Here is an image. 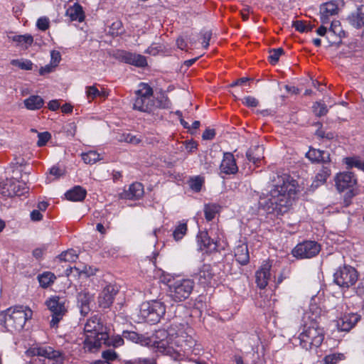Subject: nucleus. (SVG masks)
Segmentation results:
<instances>
[{"label": "nucleus", "mask_w": 364, "mask_h": 364, "mask_svg": "<svg viewBox=\"0 0 364 364\" xmlns=\"http://www.w3.org/2000/svg\"><path fill=\"white\" fill-rule=\"evenodd\" d=\"M333 278L334 282L339 287L349 288L357 282L358 274L355 268L345 265L336 270Z\"/></svg>", "instance_id": "11"}, {"label": "nucleus", "mask_w": 364, "mask_h": 364, "mask_svg": "<svg viewBox=\"0 0 364 364\" xmlns=\"http://www.w3.org/2000/svg\"><path fill=\"white\" fill-rule=\"evenodd\" d=\"M58 258L61 262H75L78 259V254L76 250L70 249L63 252Z\"/></svg>", "instance_id": "35"}, {"label": "nucleus", "mask_w": 364, "mask_h": 364, "mask_svg": "<svg viewBox=\"0 0 364 364\" xmlns=\"http://www.w3.org/2000/svg\"><path fill=\"white\" fill-rule=\"evenodd\" d=\"M194 287V282L191 279H178L168 285V296L176 302L187 299Z\"/></svg>", "instance_id": "7"}, {"label": "nucleus", "mask_w": 364, "mask_h": 364, "mask_svg": "<svg viewBox=\"0 0 364 364\" xmlns=\"http://www.w3.org/2000/svg\"><path fill=\"white\" fill-rule=\"evenodd\" d=\"M114 58L121 62L137 67H144L147 65L146 59L144 56L123 50H117L114 54Z\"/></svg>", "instance_id": "14"}, {"label": "nucleus", "mask_w": 364, "mask_h": 364, "mask_svg": "<svg viewBox=\"0 0 364 364\" xmlns=\"http://www.w3.org/2000/svg\"><path fill=\"white\" fill-rule=\"evenodd\" d=\"M154 107L153 90L146 83L141 82L135 92L133 109L143 112H150Z\"/></svg>", "instance_id": "6"}, {"label": "nucleus", "mask_w": 364, "mask_h": 364, "mask_svg": "<svg viewBox=\"0 0 364 364\" xmlns=\"http://www.w3.org/2000/svg\"><path fill=\"white\" fill-rule=\"evenodd\" d=\"M331 173V171L329 166V163L327 164H323L322 168L316 173L315 176V180L312 183V186L317 188L319 186L326 183L327 178L330 176Z\"/></svg>", "instance_id": "28"}, {"label": "nucleus", "mask_w": 364, "mask_h": 364, "mask_svg": "<svg viewBox=\"0 0 364 364\" xmlns=\"http://www.w3.org/2000/svg\"><path fill=\"white\" fill-rule=\"evenodd\" d=\"M203 183L204 180L203 178L196 176L191 180L190 187L195 192H199L202 188Z\"/></svg>", "instance_id": "43"}, {"label": "nucleus", "mask_w": 364, "mask_h": 364, "mask_svg": "<svg viewBox=\"0 0 364 364\" xmlns=\"http://www.w3.org/2000/svg\"><path fill=\"white\" fill-rule=\"evenodd\" d=\"M50 21L47 17H41L38 19L36 26L41 31H46L49 28Z\"/></svg>", "instance_id": "48"}, {"label": "nucleus", "mask_w": 364, "mask_h": 364, "mask_svg": "<svg viewBox=\"0 0 364 364\" xmlns=\"http://www.w3.org/2000/svg\"><path fill=\"white\" fill-rule=\"evenodd\" d=\"M284 53V50L282 48H274L269 50V60L272 64H276L279 59V57Z\"/></svg>", "instance_id": "42"}, {"label": "nucleus", "mask_w": 364, "mask_h": 364, "mask_svg": "<svg viewBox=\"0 0 364 364\" xmlns=\"http://www.w3.org/2000/svg\"><path fill=\"white\" fill-rule=\"evenodd\" d=\"M61 110L65 114L70 113L73 112V106L70 104H65L62 106Z\"/></svg>", "instance_id": "64"}, {"label": "nucleus", "mask_w": 364, "mask_h": 364, "mask_svg": "<svg viewBox=\"0 0 364 364\" xmlns=\"http://www.w3.org/2000/svg\"><path fill=\"white\" fill-rule=\"evenodd\" d=\"M54 68H55V66L50 63L49 65H45L44 67H41L39 70V73L41 75L50 73L53 71Z\"/></svg>", "instance_id": "54"}, {"label": "nucleus", "mask_w": 364, "mask_h": 364, "mask_svg": "<svg viewBox=\"0 0 364 364\" xmlns=\"http://www.w3.org/2000/svg\"><path fill=\"white\" fill-rule=\"evenodd\" d=\"M50 173L55 177H59L62 174V171L57 166H53L50 169Z\"/></svg>", "instance_id": "63"}, {"label": "nucleus", "mask_w": 364, "mask_h": 364, "mask_svg": "<svg viewBox=\"0 0 364 364\" xmlns=\"http://www.w3.org/2000/svg\"><path fill=\"white\" fill-rule=\"evenodd\" d=\"M43 99L39 95H31L23 101V104L26 109L29 110L40 109L44 105Z\"/></svg>", "instance_id": "31"}, {"label": "nucleus", "mask_w": 364, "mask_h": 364, "mask_svg": "<svg viewBox=\"0 0 364 364\" xmlns=\"http://www.w3.org/2000/svg\"><path fill=\"white\" fill-rule=\"evenodd\" d=\"M335 183L337 190L339 192H343L345 190L354 188L357 183V178L353 173L344 171L336 174Z\"/></svg>", "instance_id": "15"}, {"label": "nucleus", "mask_w": 364, "mask_h": 364, "mask_svg": "<svg viewBox=\"0 0 364 364\" xmlns=\"http://www.w3.org/2000/svg\"><path fill=\"white\" fill-rule=\"evenodd\" d=\"M48 107L49 109L52 111H56L60 107V103L58 100H53L48 102Z\"/></svg>", "instance_id": "59"}, {"label": "nucleus", "mask_w": 364, "mask_h": 364, "mask_svg": "<svg viewBox=\"0 0 364 364\" xmlns=\"http://www.w3.org/2000/svg\"><path fill=\"white\" fill-rule=\"evenodd\" d=\"M271 263L265 261L255 273L257 285L261 289H264L268 284L271 275Z\"/></svg>", "instance_id": "18"}, {"label": "nucleus", "mask_w": 364, "mask_h": 364, "mask_svg": "<svg viewBox=\"0 0 364 364\" xmlns=\"http://www.w3.org/2000/svg\"><path fill=\"white\" fill-rule=\"evenodd\" d=\"M166 313L164 304L159 301L143 303L140 306V315L147 322L158 323Z\"/></svg>", "instance_id": "8"}, {"label": "nucleus", "mask_w": 364, "mask_h": 364, "mask_svg": "<svg viewBox=\"0 0 364 364\" xmlns=\"http://www.w3.org/2000/svg\"><path fill=\"white\" fill-rule=\"evenodd\" d=\"M93 299L92 294L86 291H82L77 294V304L80 314L85 316L90 311V303Z\"/></svg>", "instance_id": "26"}, {"label": "nucleus", "mask_w": 364, "mask_h": 364, "mask_svg": "<svg viewBox=\"0 0 364 364\" xmlns=\"http://www.w3.org/2000/svg\"><path fill=\"white\" fill-rule=\"evenodd\" d=\"M215 136V131L213 129H206L203 133L202 138L204 140H211Z\"/></svg>", "instance_id": "53"}, {"label": "nucleus", "mask_w": 364, "mask_h": 364, "mask_svg": "<svg viewBox=\"0 0 364 364\" xmlns=\"http://www.w3.org/2000/svg\"><path fill=\"white\" fill-rule=\"evenodd\" d=\"M50 57V63L56 67L61 60V55L60 52L56 50L51 51Z\"/></svg>", "instance_id": "51"}, {"label": "nucleus", "mask_w": 364, "mask_h": 364, "mask_svg": "<svg viewBox=\"0 0 364 364\" xmlns=\"http://www.w3.org/2000/svg\"><path fill=\"white\" fill-rule=\"evenodd\" d=\"M211 33L210 31H205L203 33V45L205 48H207L209 46V41L211 38Z\"/></svg>", "instance_id": "55"}, {"label": "nucleus", "mask_w": 364, "mask_h": 364, "mask_svg": "<svg viewBox=\"0 0 364 364\" xmlns=\"http://www.w3.org/2000/svg\"><path fill=\"white\" fill-rule=\"evenodd\" d=\"M144 187L141 183H133L129 189L120 193V198L126 200H138L144 195Z\"/></svg>", "instance_id": "23"}, {"label": "nucleus", "mask_w": 364, "mask_h": 364, "mask_svg": "<svg viewBox=\"0 0 364 364\" xmlns=\"http://www.w3.org/2000/svg\"><path fill=\"white\" fill-rule=\"evenodd\" d=\"M85 338L83 341V349L85 352H95L102 344L109 345L107 328L104 325L101 316L92 315L84 326Z\"/></svg>", "instance_id": "2"}, {"label": "nucleus", "mask_w": 364, "mask_h": 364, "mask_svg": "<svg viewBox=\"0 0 364 364\" xmlns=\"http://www.w3.org/2000/svg\"><path fill=\"white\" fill-rule=\"evenodd\" d=\"M117 290L113 285H107L98 296V305L102 309L109 308L113 303Z\"/></svg>", "instance_id": "19"}, {"label": "nucleus", "mask_w": 364, "mask_h": 364, "mask_svg": "<svg viewBox=\"0 0 364 364\" xmlns=\"http://www.w3.org/2000/svg\"><path fill=\"white\" fill-rule=\"evenodd\" d=\"M139 364H157L154 358H139Z\"/></svg>", "instance_id": "56"}, {"label": "nucleus", "mask_w": 364, "mask_h": 364, "mask_svg": "<svg viewBox=\"0 0 364 364\" xmlns=\"http://www.w3.org/2000/svg\"><path fill=\"white\" fill-rule=\"evenodd\" d=\"M292 26L297 31L301 33L308 32L307 26L302 21H296L292 23Z\"/></svg>", "instance_id": "50"}, {"label": "nucleus", "mask_w": 364, "mask_h": 364, "mask_svg": "<svg viewBox=\"0 0 364 364\" xmlns=\"http://www.w3.org/2000/svg\"><path fill=\"white\" fill-rule=\"evenodd\" d=\"M220 207L215 203L205 204L204 206L205 218L208 221L212 220L219 212Z\"/></svg>", "instance_id": "36"}, {"label": "nucleus", "mask_w": 364, "mask_h": 364, "mask_svg": "<svg viewBox=\"0 0 364 364\" xmlns=\"http://www.w3.org/2000/svg\"><path fill=\"white\" fill-rule=\"evenodd\" d=\"M356 292L358 295L363 296H364V277L360 280L358 287Z\"/></svg>", "instance_id": "61"}, {"label": "nucleus", "mask_w": 364, "mask_h": 364, "mask_svg": "<svg viewBox=\"0 0 364 364\" xmlns=\"http://www.w3.org/2000/svg\"><path fill=\"white\" fill-rule=\"evenodd\" d=\"M242 101V103L248 107H256L259 105V101L252 96L245 97Z\"/></svg>", "instance_id": "49"}, {"label": "nucleus", "mask_w": 364, "mask_h": 364, "mask_svg": "<svg viewBox=\"0 0 364 364\" xmlns=\"http://www.w3.org/2000/svg\"><path fill=\"white\" fill-rule=\"evenodd\" d=\"M188 226L187 223L184 220L179 221L176 225L173 232V237L176 241L181 240L187 233Z\"/></svg>", "instance_id": "34"}, {"label": "nucleus", "mask_w": 364, "mask_h": 364, "mask_svg": "<svg viewBox=\"0 0 364 364\" xmlns=\"http://www.w3.org/2000/svg\"><path fill=\"white\" fill-rule=\"evenodd\" d=\"M272 188L266 198H260L259 208L267 213L286 212L296 194L295 181L287 174L275 173L271 179Z\"/></svg>", "instance_id": "1"}, {"label": "nucleus", "mask_w": 364, "mask_h": 364, "mask_svg": "<svg viewBox=\"0 0 364 364\" xmlns=\"http://www.w3.org/2000/svg\"><path fill=\"white\" fill-rule=\"evenodd\" d=\"M163 100L159 102V107L161 108L166 109L169 108L171 102L167 97L163 96Z\"/></svg>", "instance_id": "58"}, {"label": "nucleus", "mask_w": 364, "mask_h": 364, "mask_svg": "<svg viewBox=\"0 0 364 364\" xmlns=\"http://www.w3.org/2000/svg\"><path fill=\"white\" fill-rule=\"evenodd\" d=\"M323 338V330L316 322H311L308 326H304V331L299 336L301 346L306 350L318 348L322 343Z\"/></svg>", "instance_id": "5"}, {"label": "nucleus", "mask_w": 364, "mask_h": 364, "mask_svg": "<svg viewBox=\"0 0 364 364\" xmlns=\"http://www.w3.org/2000/svg\"><path fill=\"white\" fill-rule=\"evenodd\" d=\"M32 316L33 311L28 306H16L0 314V324L8 331H20Z\"/></svg>", "instance_id": "4"}, {"label": "nucleus", "mask_w": 364, "mask_h": 364, "mask_svg": "<svg viewBox=\"0 0 364 364\" xmlns=\"http://www.w3.org/2000/svg\"><path fill=\"white\" fill-rule=\"evenodd\" d=\"M11 64L24 70H31L33 68V63L29 60H12Z\"/></svg>", "instance_id": "41"}, {"label": "nucleus", "mask_w": 364, "mask_h": 364, "mask_svg": "<svg viewBox=\"0 0 364 364\" xmlns=\"http://www.w3.org/2000/svg\"><path fill=\"white\" fill-rule=\"evenodd\" d=\"M26 353L31 356H38L48 360H53L55 363L61 362L63 360L62 353L58 350H55L50 346H40L30 348Z\"/></svg>", "instance_id": "13"}, {"label": "nucleus", "mask_w": 364, "mask_h": 364, "mask_svg": "<svg viewBox=\"0 0 364 364\" xmlns=\"http://www.w3.org/2000/svg\"><path fill=\"white\" fill-rule=\"evenodd\" d=\"M215 274L210 264H204L197 274L198 282L203 285H212L215 282Z\"/></svg>", "instance_id": "22"}, {"label": "nucleus", "mask_w": 364, "mask_h": 364, "mask_svg": "<svg viewBox=\"0 0 364 364\" xmlns=\"http://www.w3.org/2000/svg\"><path fill=\"white\" fill-rule=\"evenodd\" d=\"M329 32H332L334 34L339 33L341 31L340 22L338 21H331Z\"/></svg>", "instance_id": "52"}, {"label": "nucleus", "mask_w": 364, "mask_h": 364, "mask_svg": "<svg viewBox=\"0 0 364 364\" xmlns=\"http://www.w3.org/2000/svg\"><path fill=\"white\" fill-rule=\"evenodd\" d=\"M41 287L46 288L50 286L55 279V276L49 272H44L38 277Z\"/></svg>", "instance_id": "38"}, {"label": "nucleus", "mask_w": 364, "mask_h": 364, "mask_svg": "<svg viewBox=\"0 0 364 364\" xmlns=\"http://www.w3.org/2000/svg\"><path fill=\"white\" fill-rule=\"evenodd\" d=\"M306 156L313 163L327 164L331 161L330 154L328 151L314 148H310L309 151L306 154Z\"/></svg>", "instance_id": "24"}, {"label": "nucleus", "mask_w": 364, "mask_h": 364, "mask_svg": "<svg viewBox=\"0 0 364 364\" xmlns=\"http://www.w3.org/2000/svg\"><path fill=\"white\" fill-rule=\"evenodd\" d=\"M219 169L220 174L231 175L237 173L238 166L237 165L236 160L232 153H224Z\"/></svg>", "instance_id": "17"}, {"label": "nucleus", "mask_w": 364, "mask_h": 364, "mask_svg": "<svg viewBox=\"0 0 364 364\" xmlns=\"http://www.w3.org/2000/svg\"><path fill=\"white\" fill-rule=\"evenodd\" d=\"M346 20L355 28L364 27V5L358 6L355 11L351 12Z\"/></svg>", "instance_id": "25"}, {"label": "nucleus", "mask_w": 364, "mask_h": 364, "mask_svg": "<svg viewBox=\"0 0 364 364\" xmlns=\"http://www.w3.org/2000/svg\"><path fill=\"white\" fill-rule=\"evenodd\" d=\"M358 159L353 157H347L345 159V163L349 168L355 167V164L358 161Z\"/></svg>", "instance_id": "60"}, {"label": "nucleus", "mask_w": 364, "mask_h": 364, "mask_svg": "<svg viewBox=\"0 0 364 364\" xmlns=\"http://www.w3.org/2000/svg\"><path fill=\"white\" fill-rule=\"evenodd\" d=\"M120 141H124L127 143L133 144H138L141 142V139L136 136L132 135L129 133L128 134H124L122 136V138L119 139Z\"/></svg>", "instance_id": "46"}, {"label": "nucleus", "mask_w": 364, "mask_h": 364, "mask_svg": "<svg viewBox=\"0 0 364 364\" xmlns=\"http://www.w3.org/2000/svg\"><path fill=\"white\" fill-rule=\"evenodd\" d=\"M66 15L70 18L71 21L82 22L85 18L82 7L78 3L70 6L66 11Z\"/></svg>", "instance_id": "29"}, {"label": "nucleus", "mask_w": 364, "mask_h": 364, "mask_svg": "<svg viewBox=\"0 0 364 364\" xmlns=\"http://www.w3.org/2000/svg\"><path fill=\"white\" fill-rule=\"evenodd\" d=\"M50 137H51V135L48 132L38 133V139L37 141V145L38 146H43L46 145V144L48 141V140L50 139Z\"/></svg>", "instance_id": "47"}, {"label": "nucleus", "mask_w": 364, "mask_h": 364, "mask_svg": "<svg viewBox=\"0 0 364 364\" xmlns=\"http://www.w3.org/2000/svg\"><path fill=\"white\" fill-rule=\"evenodd\" d=\"M28 187L26 183H21L19 181L13 183L10 185V191L15 196H21L28 192Z\"/></svg>", "instance_id": "37"}, {"label": "nucleus", "mask_w": 364, "mask_h": 364, "mask_svg": "<svg viewBox=\"0 0 364 364\" xmlns=\"http://www.w3.org/2000/svg\"><path fill=\"white\" fill-rule=\"evenodd\" d=\"M250 79L248 78V77H242V78H240L238 80H237L236 81L233 82L230 86L231 87H235V86H237V85H243L244 83H245L246 82L249 81Z\"/></svg>", "instance_id": "62"}, {"label": "nucleus", "mask_w": 364, "mask_h": 364, "mask_svg": "<svg viewBox=\"0 0 364 364\" xmlns=\"http://www.w3.org/2000/svg\"><path fill=\"white\" fill-rule=\"evenodd\" d=\"M235 257L238 263L245 265L250 260L247 246L245 244L238 245L235 249Z\"/></svg>", "instance_id": "30"}, {"label": "nucleus", "mask_w": 364, "mask_h": 364, "mask_svg": "<svg viewBox=\"0 0 364 364\" xmlns=\"http://www.w3.org/2000/svg\"><path fill=\"white\" fill-rule=\"evenodd\" d=\"M31 219L33 221H40L43 219V215L38 210H33L31 213Z\"/></svg>", "instance_id": "57"}, {"label": "nucleus", "mask_w": 364, "mask_h": 364, "mask_svg": "<svg viewBox=\"0 0 364 364\" xmlns=\"http://www.w3.org/2000/svg\"><path fill=\"white\" fill-rule=\"evenodd\" d=\"M86 195L87 191L80 186H76L65 193L66 198L72 201H82Z\"/></svg>", "instance_id": "27"}, {"label": "nucleus", "mask_w": 364, "mask_h": 364, "mask_svg": "<svg viewBox=\"0 0 364 364\" xmlns=\"http://www.w3.org/2000/svg\"><path fill=\"white\" fill-rule=\"evenodd\" d=\"M312 109L314 113L317 117L324 116L328 111L327 106L324 103H321L320 102H315L312 107Z\"/></svg>", "instance_id": "40"}, {"label": "nucleus", "mask_w": 364, "mask_h": 364, "mask_svg": "<svg viewBox=\"0 0 364 364\" xmlns=\"http://www.w3.org/2000/svg\"><path fill=\"white\" fill-rule=\"evenodd\" d=\"M13 41L17 43V46L28 48L33 42V38L30 34L25 35H15L9 36Z\"/></svg>", "instance_id": "33"}, {"label": "nucleus", "mask_w": 364, "mask_h": 364, "mask_svg": "<svg viewBox=\"0 0 364 364\" xmlns=\"http://www.w3.org/2000/svg\"><path fill=\"white\" fill-rule=\"evenodd\" d=\"M156 338H158V341L167 342V347L171 348L172 350L170 353L164 354L171 356L175 353L180 354L181 352L186 353L195 346V340L183 328L177 331H175V329L172 327L167 331L164 330L159 331L156 333Z\"/></svg>", "instance_id": "3"}, {"label": "nucleus", "mask_w": 364, "mask_h": 364, "mask_svg": "<svg viewBox=\"0 0 364 364\" xmlns=\"http://www.w3.org/2000/svg\"><path fill=\"white\" fill-rule=\"evenodd\" d=\"M65 299L58 296H53L46 301V305L52 313L50 326L57 327L60 321L67 312L65 307Z\"/></svg>", "instance_id": "10"}, {"label": "nucleus", "mask_w": 364, "mask_h": 364, "mask_svg": "<svg viewBox=\"0 0 364 364\" xmlns=\"http://www.w3.org/2000/svg\"><path fill=\"white\" fill-rule=\"evenodd\" d=\"M123 336L141 346H153L156 348L159 352L162 353H170L172 350L171 348L167 347L168 344L166 341H158V338H156V335L151 338L138 334L134 331H124Z\"/></svg>", "instance_id": "9"}, {"label": "nucleus", "mask_w": 364, "mask_h": 364, "mask_svg": "<svg viewBox=\"0 0 364 364\" xmlns=\"http://www.w3.org/2000/svg\"><path fill=\"white\" fill-rule=\"evenodd\" d=\"M338 5L333 1L323 4L320 8V19L322 24H327L331 21V17L338 13Z\"/></svg>", "instance_id": "21"}, {"label": "nucleus", "mask_w": 364, "mask_h": 364, "mask_svg": "<svg viewBox=\"0 0 364 364\" xmlns=\"http://www.w3.org/2000/svg\"><path fill=\"white\" fill-rule=\"evenodd\" d=\"M343 354H331L326 355L323 360V364H336L338 360H342Z\"/></svg>", "instance_id": "44"}, {"label": "nucleus", "mask_w": 364, "mask_h": 364, "mask_svg": "<svg viewBox=\"0 0 364 364\" xmlns=\"http://www.w3.org/2000/svg\"><path fill=\"white\" fill-rule=\"evenodd\" d=\"M86 95L89 100L102 95L101 92L95 85L86 87Z\"/></svg>", "instance_id": "45"}, {"label": "nucleus", "mask_w": 364, "mask_h": 364, "mask_svg": "<svg viewBox=\"0 0 364 364\" xmlns=\"http://www.w3.org/2000/svg\"><path fill=\"white\" fill-rule=\"evenodd\" d=\"M214 231V229H210L209 231H202L197 236L200 248L203 247L206 252H213L217 250L219 235L217 237H213Z\"/></svg>", "instance_id": "16"}, {"label": "nucleus", "mask_w": 364, "mask_h": 364, "mask_svg": "<svg viewBox=\"0 0 364 364\" xmlns=\"http://www.w3.org/2000/svg\"><path fill=\"white\" fill-rule=\"evenodd\" d=\"M82 159L85 164H93L100 160V154L95 151H90L82 154Z\"/></svg>", "instance_id": "39"}, {"label": "nucleus", "mask_w": 364, "mask_h": 364, "mask_svg": "<svg viewBox=\"0 0 364 364\" xmlns=\"http://www.w3.org/2000/svg\"><path fill=\"white\" fill-rule=\"evenodd\" d=\"M321 246L315 241L307 240L298 244L293 250L292 255L298 259L311 258L316 256Z\"/></svg>", "instance_id": "12"}, {"label": "nucleus", "mask_w": 364, "mask_h": 364, "mask_svg": "<svg viewBox=\"0 0 364 364\" xmlns=\"http://www.w3.org/2000/svg\"><path fill=\"white\" fill-rule=\"evenodd\" d=\"M360 316L358 314H345L337 320V328L341 331H349L360 321Z\"/></svg>", "instance_id": "20"}, {"label": "nucleus", "mask_w": 364, "mask_h": 364, "mask_svg": "<svg viewBox=\"0 0 364 364\" xmlns=\"http://www.w3.org/2000/svg\"><path fill=\"white\" fill-rule=\"evenodd\" d=\"M246 156L249 161L256 164L263 159V147L260 146L251 147L247 151Z\"/></svg>", "instance_id": "32"}]
</instances>
